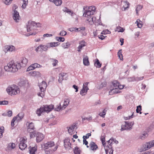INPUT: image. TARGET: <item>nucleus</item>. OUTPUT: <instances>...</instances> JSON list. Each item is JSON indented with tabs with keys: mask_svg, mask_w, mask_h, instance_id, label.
<instances>
[{
	"mask_svg": "<svg viewBox=\"0 0 154 154\" xmlns=\"http://www.w3.org/2000/svg\"><path fill=\"white\" fill-rule=\"evenodd\" d=\"M28 63V60L25 57L22 58L21 63H14V61H11L7 65L5 66L4 69L6 71L14 72L17 71L21 67H25Z\"/></svg>",
	"mask_w": 154,
	"mask_h": 154,
	"instance_id": "obj_1",
	"label": "nucleus"
},
{
	"mask_svg": "<svg viewBox=\"0 0 154 154\" xmlns=\"http://www.w3.org/2000/svg\"><path fill=\"white\" fill-rule=\"evenodd\" d=\"M54 109L56 111H60L62 109H63V108H62V107H61L60 103L59 106H58L55 108H54V105H53L48 106L47 105H43L39 109H38L36 112L37 115L39 116L42 112H46L47 113L49 112Z\"/></svg>",
	"mask_w": 154,
	"mask_h": 154,
	"instance_id": "obj_2",
	"label": "nucleus"
},
{
	"mask_svg": "<svg viewBox=\"0 0 154 154\" xmlns=\"http://www.w3.org/2000/svg\"><path fill=\"white\" fill-rule=\"evenodd\" d=\"M35 22L34 21H29L28 24L26 25L27 30L28 32H30L29 34L26 35L28 36L30 35H35L36 34V32H33L32 31L36 30Z\"/></svg>",
	"mask_w": 154,
	"mask_h": 154,
	"instance_id": "obj_3",
	"label": "nucleus"
},
{
	"mask_svg": "<svg viewBox=\"0 0 154 154\" xmlns=\"http://www.w3.org/2000/svg\"><path fill=\"white\" fill-rule=\"evenodd\" d=\"M7 91L9 94L12 95H16L20 92L19 88L16 85H13L11 87L8 88Z\"/></svg>",
	"mask_w": 154,
	"mask_h": 154,
	"instance_id": "obj_4",
	"label": "nucleus"
},
{
	"mask_svg": "<svg viewBox=\"0 0 154 154\" xmlns=\"http://www.w3.org/2000/svg\"><path fill=\"white\" fill-rule=\"evenodd\" d=\"M119 83L117 81H115L113 82V85L114 88H115V89H113L109 91V93L110 95L112 94V92H113L114 93H118V92L117 91H116V89H118V88H117V87L120 89H122V88L119 86Z\"/></svg>",
	"mask_w": 154,
	"mask_h": 154,
	"instance_id": "obj_5",
	"label": "nucleus"
},
{
	"mask_svg": "<svg viewBox=\"0 0 154 154\" xmlns=\"http://www.w3.org/2000/svg\"><path fill=\"white\" fill-rule=\"evenodd\" d=\"M83 12H84L83 16L85 17H88L92 16V15L93 14L94 11H93V9L92 10V11L88 10L87 7H84L83 8Z\"/></svg>",
	"mask_w": 154,
	"mask_h": 154,
	"instance_id": "obj_6",
	"label": "nucleus"
},
{
	"mask_svg": "<svg viewBox=\"0 0 154 154\" xmlns=\"http://www.w3.org/2000/svg\"><path fill=\"white\" fill-rule=\"evenodd\" d=\"M27 126V131L28 132H32L35 131V128L34 124L31 122L29 123L27 122L26 123Z\"/></svg>",
	"mask_w": 154,
	"mask_h": 154,
	"instance_id": "obj_7",
	"label": "nucleus"
},
{
	"mask_svg": "<svg viewBox=\"0 0 154 154\" xmlns=\"http://www.w3.org/2000/svg\"><path fill=\"white\" fill-rule=\"evenodd\" d=\"M134 124V122H129L128 127H126V125H123V124H122L121 125V128L120 129V130L121 131L124 130L130 131L132 129V127Z\"/></svg>",
	"mask_w": 154,
	"mask_h": 154,
	"instance_id": "obj_8",
	"label": "nucleus"
},
{
	"mask_svg": "<svg viewBox=\"0 0 154 154\" xmlns=\"http://www.w3.org/2000/svg\"><path fill=\"white\" fill-rule=\"evenodd\" d=\"M59 78L58 82L60 83H61L63 80H66L68 79V75L67 74L65 73H61L59 75Z\"/></svg>",
	"mask_w": 154,
	"mask_h": 154,
	"instance_id": "obj_9",
	"label": "nucleus"
},
{
	"mask_svg": "<svg viewBox=\"0 0 154 154\" xmlns=\"http://www.w3.org/2000/svg\"><path fill=\"white\" fill-rule=\"evenodd\" d=\"M154 146V140L147 143L143 145L144 149L143 151H145Z\"/></svg>",
	"mask_w": 154,
	"mask_h": 154,
	"instance_id": "obj_10",
	"label": "nucleus"
},
{
	"mask_svg": "<svg viewBox=\"0 0 154 154\" xmlns=\"http://www.w3.org/2000/svg\"><path fill=\"white\" fill-rule=\"evenodd\" d=\"M71 143L70 142V140L68 138L65 139L64 140V146L66 149L69 150L71 148Z\"/></svg>",
	"mask_w": 154,
	"mask_h": 154,
	"instance_id": "obj_11",
	"label": "nucleus"
},
{
	"mask_svg": "<svg viewBox=\"0 0 154 154\" xmlns=\"http://www.w3.org/2000/svg\"><path fill=\"white\" fill-rule=\"evenodd\" d=\"M54 145V142L53 141L48 142L47 143L41 144L42 148H49L52 147Z\"/></svg>",
	"mask_w": 154,
	"mask_h": 154,
	"instance_id": "obj_12",
	"label": "nucleus"
},
{
	"mask_svg": "<svg viewBox=\"0 0 154 154\" xmlns=\"http://www.w3.org/2000/svg\"><path fill=\"white\" fill-rule=\"evenodd\" d=\"M105 151L106 154H113V147L111 146L106 145V147H105Z\"/></svg>",
	"mask_w": 154,
	"mask_h": 154,
	"instance_id": "obj_13",
	"label": "nucleus"
},
{
	"mask_svg": "<svg viewBox=\"0 0 154 154\" xmlns=\"http://www.w3.org/2000/svg\"><path fill=\"white\" fill-rule=\"evenodd\" d=\"M36 141L37 142H40L42 141L44 138V136L42 133L38 132L36 134Z\"/></svg>",
	"mask_w": 154,
	"mask_h": 154,
	"instance_id": "obj_14",
	"label": "nucleus"
},
{
	"mask_svg": "<svg viewBox=\"0 0 154 154\" xmlns=\"http://www.w3.org/2000/svg\"><path fill=\"white\" fill-rule=\"evenodd\" d=\"M57 146H56L53 149H50L47 148H42V149L44 150L45 153L46 154H48L50 153L51 152H54L57 149Z\"/></svg>",
	"mask_w": 154,
	"mask_h": 154,
	"instance_id": "obj_15",
	"label": "nucleus"
},
{
	"mask_svg": "<svg viewBox=\"0 0 154 154\" xmlns=\"http://www.w3.org/2000/svg\"><path fill=\"white\" fill-rule=\"evenodd\" d=\"M89 146L90 150L94 151H95L98 148L97 145L94 142H91L90 143Z\"/></svg>",
	"mask_w": 154,
	"mask_h": 154,
	"instance_id": "obj_16",
	"label": "nucleus"
},
{
	"mask_svg": "<svg viewBox=\"0 0 154 154\" xmlns=\"http://www.w3.org/2000/svg\"><path fill=\"white\" fill-rule=\"evenodd\" d=\"M39 86L41 92H44L45 89L47 86L46 83L45 81H43L40 85H39Z\"/></svg>",
	"mask_w": 154,
	"mask_h": 154,
	"instance_id": "obj_17",
	"label": "nucleus"
},
{
	"mask_svg": "<svg viewBox=\"0 0 154 154\" xmlns=\"http://www.w3.org/2000/svg\"><path fill=\"white\" fill-rule=\"evenodd\" d=\"M15 47L13 46H6L5 47L4 51L5 52H7L8 51H12L14 50Z\"/></svg>",
	"mask_w": 154,
	"mask_h": 154,
	"instance_id": "obj_18",
	"label": "nucleus"
},
{
	"mask_svg": "<svg viewBox=\"0 0 154 154\" xmlns=\"http://www.w3.org/2000/svg\"><path fill=\"white\" fill-rule=\"evenodd\" d=\"M96 20V17H93L92 16L87 17V21H88L89 23L91 25L93 24Z\"/></svg>",
	"mask_w": 154,
	"mask_h": 154,
	"instance_id": "obj_19",
	"label": "nucleus"
},
{
	"mask_svg": "<svg viewBox=\"0 0 154 154\" xmlns=\"http://www.w3.org/2000/svg\"><path fill=\"white\" fill-rule=\"evenodd\" d=\"M13 17L14 20H16L17 21V20H19L20 18L19 13L15 9H14V11Z\"/></svg>",
	"mask_w": 154,
	"mask_h": 154,
	"instance_id": "obj_20",
	"label": "nucleus"
},
{
	"mask_svg": "<svg viewBox=\"0 0 154 154\" xmlns=\"http://www.w3.org/2000/svg\"><path fill=\"white\" fill-rule=\"evenodd\" d=\"M83 63L85 66H88L89 65L88 57L87 56H85L83 59Z\"/></svg>",
	"mask_w": 154,
	"mask_h": 154,
	"instance_id": "obj_21",
	"label": "nucleus"
},
{
	"mask_svg": "<svg viewBox=\"0 0 154 154\" xmlns=\"http://www.w3.org/2000/svg\"><path fill=\"white\" fill-rule=\"evenodd\" d=\"M85 42L84 40H82L81 42H80L79 43V45L78 47V51L79 52H80L81 51V50L82 48L85 46Z\"/></svg>",
	"mask_w": 154,
	"mask_h": 154,
	"instance_id": "obj_22",
	"label": "nucleus"
},
{
	"mask_svg": "<svg viewBox=\"0 0 154 154\" xmlns=\"http://www.w3.org/2000/svg\"><path fill=\"white\" fill-rule=\"evenodd\" d=\"M30 154H35V152L37 150V146L31 147L29 146V147Z\"/></svg>",
	"mask_w": 154,
	"mask_h": 154,
	"instance_id": "obj_23",
	"label": "nucleus"
},
{
	"mask_svg": "<svg viewBox=\"0 0 154 154\" xmlns=\"http://www.w3.org/2000/svg\"><path fill=\"white\" fill-rule=\"evenodd\" d=\"M26 146L27 145L24 142H21L19 144V148L21 150L24 149Z\"/></svg>",
	"mask_w": 154,
	"mask_h": 154,
	"instance_id": "obj_24",
	"label": "nucleus"
},
{
	"mask_svg": "<svg viewBox=\"0 0 154 154\" xmlns=\"http://www.w3.org/2000/svg\"><path fill=\"white\" fill-rule=\"evenodd\" d=\"M28 83L26 81L21 80L18 83V85L20 87H24L26 86V84Z\"/></svg>",
	"mask_w": 154,
	"mask_h": 154,
	"instance_id": "obj_25",
	"label": "nucleus"
},
{
	"mask_svg": "<svg viewBox=\"0 0 154 154\" xmlns=\"http://www.w3.org/2000/svg\"><path fill=\"white\" fill-rule=\"evenodd\" d=\"M29 73L33 76H40L41 75L40 73L38 71H31L29 72Z\"/></svg>",
	"mask_w": 154,
	"mask_h": 154,
	"instance_id": "obj_26",
	"label": "nucleus"
},
{
	"mask_svg": "<svg viewBox=\"0 0 154 154\" xmlns=\"http://www.w3.org/2000/svg\"><path fill=\"white\" fill-rule=\"evenodd\" d=\"M94 65L97 68H100L101 67V64L100 63L99 60L97 59H96V61L94 63Z\"/></svg>",
	"mask_w": 154,
	"mask_h": 154,
	"instance_id": "obj_27",
	"label": "nucleus"
},
{
	"mask_svg": "<svg viewBox=\"0 0 154 154\" xmlns=\"http://www.w3.org/2000/svg\"><path fill=\"white\" fill-rule=\"evenodd\" d=\"M73 151L75 154H80L81 152L79 148L77 146L75 147Z\"/></svg>",
	"mask_w": 154,
	"mask_h": 154,
	"instance_id": "obj_28",
	"label": "nucleus"
},
{
	"mask_svg": "<svg viewBox=\"0 0 154 154\" xmlns=\"http://www.w3.org/2000/svg\"><path fill=\"white\" fill-rule=\"evenodd\" d=\"M70 46V44L69 42L64 43L62 44V46L64 48H67Z\"/></svg>",
	"mask_w": 154,
	"mask_h": 154,
	"instance_id": "obj_29",
	"label": "nucleus"
},
{
	"mask_svg": "<svg viewBox=\"0 0 154 154\" xmlns=\"http://www.w3.org/2000/svg\"><path fill=\"white\" fill-rule=\"evenodd\" d=\"M69 100L68 99H66V100H64L62 108H63L64 109L66 108V106L69 104Z\"/></svg>",
	"mask_w": 154,
	"mask_h": 154,
	"instance_id": "obj_30",
	"label": "nucleus"
},
{
	"mask_svg": "<svg viewBox=\"0 0 154 154\" xmlns=\"http://www.w3.org/2000/svg\"><path fill=\"white\" fill-rule=\"evenodd\" d=\"M40 47H41V49H42L45 51H47L48 50V48H49L48 46V44H47V45H40Z\"/></svg>",
	"mask_w": 154,
	"mask_h": 154,
	"instance_id": "obj_31",
	"label": "nucleus"
},
{
	"mask_svg": "<svg viewBox=\"0 0 154 154\" xmlns=\"http://www.w3.org/2000/svg\"><path fill=\"white\" fill-rule=\"evenodd\" d=\"M124 2L125 3V5H124L123 6L124 8V10L125 11L127 8H129L130 4L127 1H124Z\"/></svg>",
	"mask_w": 154,
	"mask_h": 154,
	"instance_id": "obj_32",
	"label": "nucleus"
},
{
	"mask_svg": "<svg viewBox=\"0 0 154 154\" xmlns=\"http://www.w3.org/2000/svg\"><path fill=\"white\" fill-rule=\"evenodd\" d=\"M85 27H82L79 28L76 27L74 28V31L75 32H80L81 30L84 31L85 30Z\"/></svg>",
	"mask_w": 154,
	"mask_h": 154,
	"instance_id": "obj_33",
	"label": "nucleus"
},
{
	"mask_svg": "<svg viewBox=\"0 0 154 154\" xmlns=\"http://www.w3.org/2000/svg\"><path fill=\"white\" fill-rule=\"evenodd\" d=\"M143 6L141 5H138L137 6V8L136 9V14H138V12L142 8Z\"/></svg>",
	"mask_w": 154,
	"mask_h": 154,
	"instance_id": "obj_34",
	"label": "nucleus"
},
{
	"mask_svg": "<svg viewBox=\"0 0 154 154\" xmlns=\"http://www.w3.org/2000/svg\"><path fill=\"white\" fill-rule=\"evenodd\" d=\"M71 15L73 18H74L75 19V23H78V18L77 17L76 14L75 13H73V12H72V14H71Z\"/></svg>",
	"mask_w": 154,
	"mask_h": 154,
	"instance_id": "obj_35",
	"label": "nucleus"
},
{
	"mask_svg": "<svg viewBox=\"0 0 154 154\" xmlns=\"http://www.w3.org/2000/svg\"><path fill=\"white\" fill-rule=\"evenodd\" d=\"M62 1L61 0H56L54 2V4L56 6H60L62 3Z\"/></svg>",
	"mask_w": 154,
	"mask_h": 154,
	"instance_id": "obj_36",
	"label": "nucleus"
},
{
	"mask_svg": "<svg viewBox=\"0 0 154 154\" xmlns=\"http://www.w3.org/2000/svg\"><path fill=\"white\" fill-rule=\"evenodd\" d=\"M23 3L22 5V8L23 9L26 8V5L28 3V0H23Z\"/></svg>",
	"mask_w": 154,
	"mask_h": 154,
	"instance_id": "obj_37",
	"label": "nucleus"
},
{
	"mask_svg": "<svg viewBox=\"0 0 154 154\" xmlns=\"http://www.w3.org/2000/svg\"><path fill=\"white\" fill-rule=\"evenodd\" d=\"M142 110L141 106L140 105L137 107V109H136V112L137 113H140V114L142 113V112L141 111Z\"/></svg>",
	"mask_w": 154,
	"mask_h": 154,
	"instance_id": "obj_38",
	"label": "nucleus"
},
{
	"mask_svg": "<svg viewBox=\"0 0 154 154\" xmlns=\"http://www.w3.org/2000/svg\"><path fill=\"white\" fill-rule=\"evenodd\" d=\"M88 90V89L85 88H83L81 90L80 92V94L82 96H83L84 95H85V94H84L83 93L85 92L86 93Z\"/></svg>",
	"mask_w": 154,
	"mask_h": 154,
	"instance_id": "obj_39",
	"label": "nucleus"
},
{
	"mask_svg": "<svg viewBox=\"0 0 154 154\" xmlns=\"http://www.w3.org/2000/svg\"><path fill=\"white\" fill-rule=\"evenodd\" d=\"M56 39L58 42H63L65 41V38L63 37H56Z\"/></svg>",
	"mask_w": 154,
	"mask_h": 154,
	"instance_id": "obj_40",
	"label": "nucleus"
},
{
	"mask_svg": "<svg viewBox=\"0 0 154 154\" xmlns=\"http://www.w3.org/2000/svg\"><path fill=\"white\" fill-rule=\"evenodd\" d=\"M148 136V134L146 132H144L143 133L142 135L140 136V138L143 140L145 138V137H147Z\"/></svg>",
	"mask_w": 154,
	"mask_h": 154,
	"instance_id": "obj_41",
	"label": "nucleus"
},
{
	"mask_svg": "<svg viewBox=\"0 0 154 154\" xmlns=\"http://www.w3.org/2000/svg\"><path fill=\"white\" fill-rule=\"evenodd\" d=\"M127 81L129 82L135 81V77H128L127 78Z\"/></svg>",
	"mask_w": 154,
	"mask_h": 154,
	"instance_id": "obj_42",
	"label": "nucleus"
},
{
	"mask_svg": "<svg viewBox=\"0 0 154 154\" xmlns=\"http://www.w3.org/2000/svg\"><path fill=\"white\" fill-rule=\"evenodd\" d=\"M17 117H18L19 118V119H18V120H21L23 117V112L19 113L16 116Z\"/></svg>",
	"mask_w": 154,
	"mask_h": 154,
	"instance_id": "obj_43",
	"label": "nucleus"
},
{
	"mask_svg": "<svg viewBox=\"0 0 154 154\" xmlns=\"http://www.w3.org/2000/svg\"><path fill=\"white\" fill-rule=\"evenodd\" d=\"M15 147V144L14 143H12L9 144L8 147L9 148H11L12 149H14Z\"/></svg>",
	"mask_w": 154,
	"mask_h": 154,
	"instance_id": "obj_44",
	"label": "nucleus"
},
{
	"mask_svg": "<svg viewBox=\"0 0 154 154\" xmlns=\"http://www.w3.org/2000/svg\"><path fill=\"white\" fill-rule=\"evenodd\" d=\"M106 110L104 109L103 111H102V113H100L99 114V115H100V116L102 117L103 118H104L105 117V116L106 115Z\"/></svg>",
	"mask_w": 154,
	"mask_h": 154,
	"instance_id": "obj_45",
	"label": "nucleus"
},
{
	"mask_svg": "<svg viewBox=\"0 0 154 154\" xmlns=\"http://www.w3.org/2000/svg\"><path fill=\"white\" fill-rule=\"evenodd\" d=\"M3 2L6 5H9L13 0H2Z\"/></svg>",
	"mask_w": 154,
	"mask_h": 154,
	"instance_id": "obj_46",
	"label": "nucleus"
},
{
	"mask_svg": "<svg viewBox=\"0 0 154 154\" xmlns=\"http://www.w3.org/2000/svg\"><path fill=\"white\" fill-rule=\"evenodd\" d=\"M17 119V117L15 116L13 117L12 120H11V125L12 127H13L14 125V122L15 121V120Z\"/></svg>",
	"mask_w": 154,
	"mask_h": 154,
	"instance_id": "obj_47",
	"label": "nucleus"
},
{
	"mask_svg": "<svg viewBox=\"0 0 154 154\" xmlns=\"http://www.w3.org/2000/svg\"><path fill=\"white\" fill-rule=\"evenodd\" d=\"M51 60H52V61L54 62L52 63V65L54 66H56L57 63H58V61L55 59H51Z\"/></svg>",
	"mask_w": 154,
	"mask_h": 154,
	"instance_id": "obj_48",
	"label": "nucleus"
},
{
	"mask_svg": "<svg viewBox=\"0 0 154 154\" xmlns=\"http://www.w3.org/2000/svg\"><path fill=\"white\" fill-rule=\"evenodd\" d=\"M116 30L118 32H123L124 31L125 29H124L123 28L119 26L116 28Z\"/></svg>",
	"mask_w": 154,
	"mask_h": 154,
	"instance_id": "obj_49",
	"label": "nucleus"
},
{
	"mask_svg": "<svg viewBox=\"0 0 154 154\" xmlns=\"http://www.w3.org/2000/svg\"><path fill=\"white\" fill-rule=\"evenodd\" d=\"M122 50L120 49L119 51L117 53L118 56L120 60H121V56H122V59H123V57H122L123 56H122Z\"/></svg>",
	"mask_w": 154,
	"mask_h": 154,
	"instance_id": "obj_50",
	"label": "nucleus"
},
{
	"mask_svg": "<svg viewBox=\"0 0 154 154\" xmlns=\"http://www.w3.org/2000/svg\"><path fill=\"white\" fill-rule=\"evenodd\" d=\"M8 103V101L3 100L0 101V105H7Z\"/></svg>",
	"mask_w": 154,
	"mask_h": 154,
	"instance_id": "obj_51",
	"label": "nucleus"
},
{
	"mask_svg": "<svg viewBox=\"0 0 154 154\" xmlns=\"http://www.w3.org/2000/svg\"><path fill=\"white\" fill-rule=\"evenodd\" d=\"M4 128L3 126L1 127L0 128V138L2 137V133L3 132V130H4Z\"/></svg>",
	"mask_w": 154,
	"mask_h": 154,
	"instance_id": "obj_52",
	"label": "nucleus"
},
{
	"mask_svg": "<svg viewBox=\"0 0 154 154\" xmlns=\"http://www.w3.org/2000/svg\"><path fill=\"white\" fill-rule=\"evenodd\" d=\"M107 145L111 146H112V145L113 144L112 142L111 138H110L109 140L107 141Z\"/></svg>",
	"mask_w": 154,
	"mask_h": 154,
	"instance_id": "obj_53",
	"label": "nucleus"
},
{
	"mask_svg": "<svg viewBox=\"0 0 154 154\" xmlns=\"http://www.w3.org/2000/svg\"><path fill=\"white\" fill-rule=\"evenodd\" d=\"M63 11L64 12H66L67 13H72L71 11L69 9H68L67 8L65 7L63 9Z\"/></svg>",
	"mask_w": 154,
	"mask_h": 154,
	"instance_id": "obj_54",
	"label": "nucleus"
},
{
	"mask_svg": "<svg viewBox=\"0 0 154 154\" xmlns=\"http://www.w3.org/2000/svg\"><path fill=\"white\" fill-rule=\"evenodd\" d=\"M144 78L143 76H142L141 77H135V81H140L142 80Z\"/></svg>",
	"mask_w": 154,
	"mask_h": 154,
	"instance_id": "obj_55",
	"label": "nucleus"
},
{
	"mask_svg": "<svg viewBox=\"0 0 154 154\" xmlns=\"http://www.w3.org/2000/svg\"><path fill=\"white\" fill-rule=\"evenodd\" d=\"M66 32L64 31H62L60 32V33L59 35L62 36H63L66 35Z\"/></svg>",
	"mask_w": 154,
	"mask_h": 154,
	"instance_id": "obj_56",
	"label": "nucleus"
},
{
	"mask_svg": "<svg viewBox=\"0 0 154 154\" xmlns=\"http://www.w3.org/2000/svg\"><path fill=\"white\" fill-rule=\"evenodd\" d=\"M91 135V134L90 133H88L85 136H83V138H85L86 139H88L89 137Z\"/></svg>",
	"mask_w": 154,
	"mask_h": 154,
	"instance_id": "obj_57",
	"label": "nucleus"
},
{
	"mask_svg": "<svg viewBox=\"0 0 154 154\" xmlns=\"http://www.w3.org/2000/svg\"><path fill=\"white\" fill-rule=\"evenodd\" d=\"M48 46L49 48L55 47V45L54 44V42L48 43Z\"/></svg>",
	"mask_w": 154,
	"mask_h": 154,
	"instance_id": "obj_58",
	"label": "nucleus"
},
{
	"mask_svg": "<svg viewBox=\"0 0 154 154\" xmlns=\"http://www.w3.org/2000/svg\"><path fill=\"white\" fill-rule=\"evenodd\" d=\"M110 33L111 32L109 31L108 29H106L105 30L103 31L101 33V34H105L107 33Z\"/></svg>",
	"mask_w": 154,
	"mask_h": 154,
	"instance_id": "obj_59",
	"label": "nucleus"
},
{
	"mask_svg": "<svg viewBox=\"0 0 154 154\" xmlns=\"http://www.w3.org/2000/svg\"><path fill=\"white\" fill-rule=\"evenodd\" d=\"M153 128L154 125H150L147 129V130L148 132H149Z\"/></svg>",
	"mask_w": 154,
	"mask_h": 154,
	"instance_id": "obj_60",
	"label": "nucleus"
},
{
	"mask_svg": "<svg viewBox=\"0 0 154 154\" xmlns=\"http://www.w3.org/2000/svg\"><path fill=\"white\" fill-rule=\"evenodd\" d=\"M30 133V138H32L35 136V133L34 132H29Z\"/></svg>",
	"mask_w": 154,
	"mask_h": 154,
	"instance_id": "obj_61",
	"label": "nucleus"
},
{
	"mask_svg": "<svg viewBox=\"0 0 154 154\" xmlns=\"http://www.w3.org/2000/svg\"><path fill=\"white\" fill-rule=\"evenodd\" d=\"M92 117L91 116H90L89 117H87V118H82V121H84L85 120H92Z\"/></svg>",
	"mask_w": 154,
	"mask_h": 154,
	"instance_id": "obj_62",
	"label": "nucleus"
},
{
	"mask_svg": "<svg viewBox=\"0 0 154 154\" xmlns=\"http://www.w3.org/2000/svg\"><path fill=\"white\" fill-rule=\"evenodd\" d=\"M34 69L33 66L31 65L30 66H29L28 68L27 69L26 71H29L30 70H33Z\"/></svg>",
	"mask_w": 154,
	"mask_h": 154,
	"instance_id": "obj_63",
	"label": "nucleus"
},
{
	"mask_svg": "<svg viewBox=\"0 0 154 154\" xmlns=\"http://www.w3.org/2000/svg\"><path fill=\"white\" fill-rule=\"evenodd\" d=\"M12 111L11 110H9L8 112V114H7V115L8 117H11L12 116Z\"/></svg>",
	"mask_w": 154,
	"mask_h": 154,
	"instance_id": "obj_64",
	"label": "nucleus"
}]
</instances>
